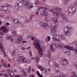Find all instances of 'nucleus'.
I'll return each mask as SVG.
<instances>
[{"mask_svg": "<svg viewBox=\"0 0 77 77\" xmlns=\"http://www.w3.org/2000/svg\"><path fill=\"white\" fill-rule=\"evenodd\" d=\"M30 62H31V60H29L27 61L26 63H30Z\"/></svg>", "mask_w": 77, "mask_h": 77, "instance_id": "79ce46f5", "label": "nucleus"}, {"mask_svg": "<svg viewBox=\"0 0 77 77\" xmlns=\"http://www.w3.org/2000/svg\"><path fill=\"white\" fill-rule=\"evenodd\" d=\"M26 50V48H24L23 47H22L21 50L23 51V50Z\"/></svg>", "mask_w": 77, "mask_h": 77, "instance_id": "37998d69", "label": "nucleus"}, {"mask_svg": "<svg viewBox=\"0 0 77 77\" xmlns=\"http://www.w3.org/2000/svg\"><path fill=\"white\" fill-rule=\"evenodd\" d=\"M15 53H16V51H14L12 52V56H14L15 55Z\"/></svg>", "mask_w": 77, "mask_h": 77, "instance_id": "c85d7f7f", "label": "nucleus"}, {"mask_svg": "<svg viewBox=\"0 0 77 77\" xmlns=\"http://www.w3.org/2000/svg\"><path fill=\"white\" fill-rule=\"evenodd\" d=\"M56 50V44L54 43L50 46V51L52 52H54Z\"/></svg>", "mask_w": 77, "mask_h": 77, "instance_id": "20e7f679", "label": "nucleus"}, {"mask_svg": "<svg viewBox=\"0 0 77 77\" xmlns=\"http://www.w3.org/2000/svg\"><path fill=\"white\" fill-rule=\"evenodd\" d=\"M12 20L13 21H14L15 23L16 24H17L18 25H20V24H21V23L20 22L18 21V20L17 19H15L14 18H12Z\"/></svg>", "mask_w": 77, "mask_h": 77, "instance_id": "9d476101", "label": "nucleus"}, {"mask_svg": "<svg viewBox=\"0 0 77 77\" xmlns=\"http://www.w3.org/2000/svg\"><path fill=\"white\" fill-rule=\"evenodd\" d=\"M10 39L11 41H13L14 40V39H13V38H10Z\"/></svg>", "mask_w": 77, "mask_h": 77, "instance_id": "0e129e2a", "label": "nucleus"}, {"mask_svg": "<svg viewBox=\"0 0 77 77\" xmlns=\"http://www.w3.org/2000/svg\"><path fill=\"white\" fill-rule=\"evenodd\" d=\"M51 23V22H48V24H46V23L42 22L40 23V26H43L44 28H46V29H47L48 28V26H50Z\"/></svg>", "mask_w": 77, "mask_h": 77, "instance_id": "39448f33", "label": "nucleus"}, {"mask_svg": "<svg viewBox=\"0 0 77 77\" xmlns=\"http://www.w3.org/2000/svg\"><path fill=\"white\" fill-rule=\"evenodd\" d=\"M71 11H72L73 14H75V12H76V8L72 5H71L70 7L68 9V12H71Z\"/></svg>", "mask_w": 77, "mask_h": 77, "instance_id": "423d86ee", "label": "nucleus"}, {"mask_svg": "<svg viewBox=\"0 0 77 77\" xmlns=\"http://www.w3.org/2000/svg\"><path fill=\"white\" fill-rule=\"evenodd\" d=\"M40 70H41V71H44V68H42V69H40Z\"/></svg>", "mask_w": 77, "mask_h": 77, "instance_id": "e2e57ef3", "label": "nucleus"}, {"mask_svg": "<svg viewBox=\"0 0 77 77\" xmlns=\"http://www.w3.org/2000/svg\"><path fill=\"white\" fill-rule=\"evenodd\" d=\"M53 14H54V15H56L57 16H58V15H60V13H58L57 12H54L53 13Z\"/></svg>", "mask_w": 77, "mask_h": 77, "instance_id": "cd10ccee", "label": "nucleus"}, {"mask_svg": "<svg viewBox=\"0 0 77 77\" xmlns=\"http://www.w3.org/2000/svg\"><path fill=\"white\" fill-rule=\"evenodd\" d=\"M45 20L46 21H47V22L48 21V19L47 17H46L45 18Z\"/></svg>", "mask_w": 77, "mask_h": 77, "instance_id": "49530a36", "label": "nucleus"}, {"mask_svg": "<svg viewBox=\"0 0 77 77\" xmlns=\"http://www.w3.org/2000/svg\"><path fill=\"white\" fill-rule=\"evenodd\" d=\"M54 36L53 37V39L56 42H59V35L57 34H55Z\"/></svg>", "mask_w": 77, "mask_h": 77, "instance_id": "6e6552de", "label": "nucleus"}, {"mask_svg": "<svg viewBox=\"0 0 77 77\" xmlns=\"http://www.w3.org/2000/svg\"><path fill=\"white\" fill-rule=\"evenodd\" d=\"M42 68V66H39L38 67V69H41Z\"/></svg>", "mask_w": 77, "mask_h": 77, "instance_id": "bf43d9fd", "label": "nucleus"}, {"mask_svg": "<svg viewBox=\"0 0 77 77\" xmlns=\"http://www.w3.org/2000/svg\"><path fill=\"white\" fill-rule=\"evenodd\" d=\"M29 54L30 57H32V51H29Z\"/></svg>", "mask_w": 77, "mask_h": 77, "instance_id": "f704fd0d", "label": "nucleus"}, {"mask_svg": "<svg viewBox=\"0 0 77 77\" xmlns=\"http://www.w3.org/2000/svg\"><path fill=\"white\" fill-rule=\"evenodd\" d=\"M11 31L13 35H17V31H16L13 29H11Z\"/></svg>", "mask_w": 77, "mask_h": 77, "instance_id": "6ab92c4d", "label": "nucleus"}, {"mask_svg": "<svg viewBox=\"0 0 77 77\" xmlns=\"http://www.w3.org/2000/svg\"><path fill=\"white\" fill-rule=\"evenodd\" d=\"M53 21L54 22V23H57L58 22V20L56 18H54Z\"/></svg>", "mask_w": 77, "mask_h": 77, "instance_id": "b1692460", "label": "nucleus"}, {"mask_svg": "<svg viewBox=\"0 0 77 77\" xmlns=\"http://www.w3.org/2000/svg\"><path fill=\"white\" fill-rule=\"evenodd\" d=\"M54 64L55 66H56L57 68H59V64H57V63L54 62Z\"/></svg>", "mask_w": 77, "mask_h": 77, "instance_id": "393cba45", "label": "nucleus"}, {"mask_svg": "<svg viewBox=\"0 0 77 77\" xmlns=\"http://www.w3.org/2000/svg\"><path fill=\"white\" fill-rule=\"evenodd\" d=\"M75 47H76V48H77V42H75Z\"/></svg>", "mask_w": 77, "mask_h": 77, "instance_id": "de8ad7c7", "label": "nucleus"}, {"mask_svg": "<svg viewBox=\"0 0 77 77\" xmlns=\"http://www.w3.org/2000/svg\"><path fill=\"white\" fill-rule=\"evenodd\" d=\"M51 32V33L53 34V35H56V30H54V29H52Z\"/></svg>", "mask_w": 77, "mask_h": 77, "instance_id": "5701e85b", "label": "nucleus"}, {"mask_svg": "<svg viewBox=\"0 0 77 77\" xmlns=\"http://www.w3.org/2000/svg\"><path fill=\"white\" fill-rule=\"evenodd\" d=\"M21 41H22V38L21 37H20L17 39V43H20Z\"/></svg>", "mask_w": 77, "mask_h": 77, "instance_id": "a211bd4d", "label": "nucleus"}, {"mask_svg": "<svg viewBox=\"0 0 77 77\" xmlns=\"http://www.w3.org/2000/svg\"><path fill=\"white\" fill-rule=\"evenodd\" d=\"M22 4L24 5L28 9H30V5L29 2L25 1H23Z\"/></svg>", "mask_w": 77, "mask_h": 77, "instance_id": "1a4fd4ad", "label": "nucleus"}, {"mask_svg": "<svg viewBox=\"0 0 77 77\" xmlns=\"http://www.w3.org/2000/svg\"><path fill=\"white\" fill-rule=\"evenodd\" d=\"M14 71L15 72H17V70H16V69H14Z\"/></svg>", "mask_w": 77, "mask_h": 77, "instance_id": "6e6d98bb", "label": "nucleus"}, {"mask_svg": "<svg viewBox=\"0 0 77 77\" xmlns=\"http://www.w3.org/2000/svg\"><path fill=\"white\" fill-rule=\"evenodd\" d=\"M7 72L8 74H10V73L9 72H12V70L11 69H8Z\"/></svg>", "mask_w": 77, "mask_h": 77, "instance_id": "7c9ffc66", "label": "nucleus"}, {"mask_svg": "<svg viewBox=\"0 0 77 77\" xmlns=\"http://www.w3.org/2000/svg\"><path fill=\"white\" fill-rule=\"evenodd\" d=\"M15 77H20V76H19V75H15Z\"/></svg>", "mask_w": 77, "mask_h": 77, "instance_id": "69168bd1", "label": "nucleus"}, {"mask_svg": "<svg viewBox=\"0 0 77 77\" xmlns=\"http://www.w3.org/2000/svg\"><path fill=\"white\" fill-rule=\"evenodd\" d=\"M6 13V14H9V12H10V11H9V10H5V11Z\"/></svg>", "mask_w": 77, "mask_h": 77, "instance_id": "58836bf2", "label": "nucleus"}, {"mask_svg": "<svg viewBox=\"0 0 77 77\" xmlns=\"http://www.w3.org/2000/svg\"><path fill=\"white\" fill-rule=\"evenodd\" d=\"M74 65H75V66H77V63L76 62L74 63Z\"/></svg>", "mask_w": 77, "mask_h": 77, "instance_id": "5fc2aeb1", "label": "nucleus"}, {"mask_svg": "<svg viewBox=\"0 0 77 77\" xmlns=\"http://www.w3.org/2000/svg\"><path fill=\"white\" fill-rule=\"evenodd\" d=\"M75 5L76 6H77V0L75 2Z\"/></svg>", "mask_w": 77, "mask_h": 77, "instance_id": "13d9d810", "label": "nucleus"}, {"mask_svg": "<svg viewBox=\"0 0 77 77\" xmlns=\"http://www.w3.org/2000/svg\"><path fill=\"white\" fill-rule=\"evenodd\" d=\"M28 70H29V71H30V70H31V67L29 66V67Z\"/></svg>", "mask_w": 77, "mask_h": 77, "instance_id": "3c124183", "label": "nucleus"}, {"mask_svg": "<svg viewBox=\"0 0 77 77\" xmlns=\"http://www.w3.org/2000/svg\"><path fill=\"white\" fill-rule=\"evenodd\" d=\"M1 29L4 33H7L8 32V30L6 29V28L5 27L2 26L1 27Z\"/></svg>", "mask_w": 77, "mask_h": 77, "instance_id": "9b49d317", "label": "nucleus"}, {"mask_svg": "<svg viewBox=\"0 0 77 77\" xmlns=\"http://www.w3.org/2000/svg\"><path fill=\"white\" fill-rule=\"evenodd\" d=\"M3 75V73H0V76H2Z\"/></svg>", "mask_w": 77, "mask_h": 77, "instance_id": "052dcab7", "label": "nucleus"}, {"mask_svg": "<svg viewBox=\"0 0 77 77\" xmlns=\"http://www.w3.org/2000/svg\"><path fill=\"white\" fill-rule=\"evenodd\" d=\"M31 48V47H29L27 48V50H29V49H30Z\"/></svg>", "mask_w": 77, "mask_h": 77, "instance_id": "4d7b16f0", "label": "nucleus"}, {"mask_svg": "<svg viewBox=\"0 0 77 77\" xmlns=\"http://www.w3.org/2000/svg\"><path fill=\"white\" fill-rule=\"evenodd\" d=\"M4 76L5 77H8V74L7 73H5L4 75Z\"/></svg>", "mask_w": 77, "mask_h": 77, "instance_id": "a19ab883", "label": "nucleus"}, {"mask_svg": "<svg viewBox=\"0 0 77 77\" xmlns=\"http://www.w3.org/2000/svg\"><path fill=\"white\" fill-rule=\"evenodd\" d=\"M61 16H62V18L63 19V20H66V21L67 22H69L68 20V19H67V18L66 17H65V16H64L63 14H62L61 15Z\"/></svg>", "mask_w": 77, "mask_h": 77, "instance_id": "2eb2a0df", "label": "nucleus"}, {"mask_svg": "<svg viewBox=\"0 0 77 77\" xmlns=\"http://www.w3.org/2000/svg\"><path fill=\"white\" fill-rule=\"evenodd\" d=\"M35 60H36V61H37V63H38V60H39V58L38 57H36V59H35Z\"/></svg>", "mask_w": 77, "mask_h": 77, "instance_id": "c9c22d12", "label": "nucleus"}, {"mask_svg": "<svg viewBox=\"0 0 77 77\" xmlns=\"http://www.w3.org/2000/svg\"><path fill=\"white\" fill-rule=\"evenodd\" d=\"M48 41H49L50 40V36H49L48 37Z\"/></svg>", "mask_w": 77, "mask_h": 77, "instance_id": "603ef678", "label": "nucleus"}, {"mask_svg": "<svg viewBox=\"0 0 77 77\" xmlns=\"http://www.w3.org/2000/svg\"><path fill=\"white\" fill-rule=\"evenodd\" d=\"M11 37L8 36L7 37V39H11Z\"/></svg>", "mask_w": 77, "mask_h": 77, "instance_id": "09e8293b", "label": "nucleus"}, {"mask_svg": "<svg viewBox=\"0 0 77 77\" xmlns=\"http://www.w3.org/2000/svg\"><path fill=\"white\" fill-rule=\"evenodd\" d=\"M32 18H33V16L31 17L29 19H26V23H27L31 22V21H32Z\"/></svg>", "mask_w": 77, "mask_h": 77, "instance_id": "ddd939ff", "label": "nucleus"}, {"mask_svg": "<svg viewBox=\"0 0 77 77\" xmlns=\"http://www.w3.org/2000/svg\"><path fill=\"white\" fill-rule=\"evenodd\" d=\"M3 66L5 67H7V66H6V63H3Z\"/></svg>", "mask_w": 77, "mask_h": 77, "instance_id": "a18cd8bd", "label": "nucleus"}, {"mask_svg": "<svg viewBox=\"0 0 77 77\" xmlns=\"http://www.w3.org/2000/svg\"><path fill=\"white\" fill-rule=\"evenodd\" d=\"M72 72L73 74H74V75L73 76V77H77V76L75 75V72Z\"/></svg>", "mask_w": 77, "mask_h": 77, "instance_id": "4c0bfd02", "label": "nucleus"}, {"mask_svg": "<svg viewBox=\"0 0 77 77\" xmlns=\"http://www.w3.org/2000/svg\"><path fill=\"white\" fill-rule=\"evenodd\" d=\"M18 57L20 60L19 59H17L16 60V61L18 63H20L21 62V61L23 62V63H26L27 61V60L26 59L25 57H23V56L21 55H18Z\"/></svg>", "mask_w": 77, "mask_h": 77, "instance_id": "7ed1b4c3", "label": "nucleus"}, {"mask_svg": "<svg viewBox=\"0 0 77 77\" xmlns=\"http://www.w3.org/2000/svg\"><path fill=\"white\" fill-rule=\"evenodd\" d=\"M64 47V48H67V49H68V50H73V48L72 47H71L69 46H66Z\"/></svg>", "mask_w": 77, "mask_h": 77, "instance_id": "4468645a", "label": "nucleus"}, {"mask_svg": "<svg viewBox=\"0 0 77 77\" xmlns=\"http://www.w3.org/2000/svg\"><path fill=\"white\" fill-rule=\"evenodd\" d=\"M57 27L56 26H54L52 28V30H57Z\"/></svg>", "mask_w": 77, "mask_h": 77, "instance_id": "c756f323", "label": "nucleus"}, {"mask_svg": "<svg viewBox=\"0 0 77 77\" xmlns=\"http://www.w3.org/2000/svg\"><path fill=\"white\" fill-rule=\"evenodd\" d=\"M22 43H27V41H23V42Z\"/></svg>", "mask_w": 77, "mask_h": 77, "instance_id": "680f3d73", "label": "nucleus"}, {"mask_svg": "<svg viewBox=\"0 0 77 77\" xmlns=\"http://www.w3.org/2000/svg\"><path fill=\"white\" fill-rule=\"evenodd\" d=\"M6 6L7 7H12V6L8 4H7Z\"/></svg>", "mask_w": 77, "mask_h": 77, "instance_id": "c03bdc74", "label": "nucleus"}, {"mask_svg": "<svg viewBox=\"0 0 77 77\" xmlns=\"http://www.w3.org/2000/svg\"><path fill=\"white\" fill-rule=\"evenodd\" d=\"M0 48H1L2 51V50H4L1 43H0Z\"/></svg>", "mask_w": 77, "mask_h": 77, "instance_id": "473e14b6", "label": "nucleus"}, {"mask_svg": "<svg viewBox=\"0 0 77 77\" xmlns=\"http://www.w3.org/2000/svg\"><path fill=\"white\" fill-rule=\"evenodd\" d=\"M35 5H39V2L38 1H36L35 2Z\"/></svg>", "mask_w": 77, "mask_h": 77, "instance_id": "e433bc0d", "label": "nucleus"}, {"mask_svg": "<svg viewBox=\"0 0 77 77\" xmlns=\"http://www.w3.org/2000/svg\"><path fill=\"white\" fill-rule=\"evenodd\" d=\"M6 25H7V26L9 25V23L8 22H7V23H6Z\"/></svg>", "mask_w": 77, "mask_h": 77, "instance_id": "864d4df0", "label": "nucleus"}, {"mask_svg": "<svg viewBox=\"0 0 77 77\" xmlns=\"http://www.w3.org/2000/svg\"><path fill=\"white\" fill-rule=\"evenodd\" d=\"M32 40H34L35 42L34 43L35 48H36L37 50H38L39 54L40 55H42L43 54V52L42 48H41L40 46V44H39V41L38 40H37L36 38H34V37H32L31 38Z\"/></svg>", "mask_w": 77, "mask_h": 77, "instance_id": "f257e3e1", "label": "nucleus"}, {"mask_svg": "<svg viewBox=\"0 0 77 77\" xmlns=\"http://www.w3.org/2000/svg\"><path fill=\"white\" fill-rule=\"evenodd\" d=\"M37 74L38 75H39V77H43V76L40 74V73H39V71H37Z\"/></svg>", "mask_w": 77, "mask_h": 77, "instance_id": "bb28decb", "label": "nucleus"}, {"mask_svg": "<svg viewBox=\"0 0 77 77\" xmlns=\"http://www.w3.org/2000/svg\"><path fill=\"white\" fill-rule=\"evenodd\" d=\"M7 8V7L5 6H0V9H2V10H6V9Z\"/></svg>", "mask_w": 77, "mask_h": 77, "instance_id": "dca6fc26", "label": "nucleus"}, {"mask_svg": "<svg viewBox=\"0 0 77 77\" xmlns=\"http://www.w3.org/2000/svg\"><path fill=\"white\" fill-rule=\"evenodd\" d=\"M2 51L4 53V55L5 57H7V56L6 55V54L5 53V52L4 51V50H2Z\"/></svg>", "mask_w": 77, "mask_h": 77, "instance_id": "2f4dec72", "label": "nucleus"}, {"mask_svg": "<svg viewBox=\"0 0 77 77\" xmlns=\"http://www.w3.org/2000/svg\"><path fill=\"white\" fill-rule=\"evenodd\" d=\"M2 21H0V25H2Z\"/></svg>", "mask_w": 77, "mask_h": 77, "instance_id": "338daca9", "label": "nucleus"}, {"mask_svg": "<svg viewBox=\"0 0 77 77\" xmlns=\"http://www.w3.org/2000/svg\"><path fill=\"white\" fill-rule=\"evenodd\" d=\"M40 14L43 17L44 16H48V13L46 11V10H42L40 12Z\"/></svg>", "mask_w": 77, "mask_h": 77, "instance_id": "0eeeda50", "label": "nucleus"}, {"mask_svg": "<svg viewBox=\"0 0 77 77\" xmlns=\"http://www.w3.org/2000/svg\"><path fill=\"white\" fill-rule=\"evenodd\" d=\"M18 6H19V3L18 2L16 3V6L14 7L15 9H18Z\"/></svg>", "mask_w": 77, "mask_h": 77, "instance_id": "aec40b11", "label": "nucleus"}, {"mask_svg": "<svg viewBox=\"0 0 77 77\" xmlns=\"http://www.w3.org/2000/svg\"><path fill=\"white\" fill-rule=\"evenodd\" d=\"M32 37V35H29L28 36H27V38H30Z\"/></svg>", "mask_w": 77, "mask_h": 77, "instance_id": "8fccbe9b", "label": "nucleus"}, {"mask_svg": "<svg viewBox=\"0 0 77 77\" xmlns=\"http://www.w3.org/2000/svg\"><path fill=\"white\" fill-rule=\"evenodd\" d=\"M55 9L56 11H58V12H60L62 10L61 8H55Z\"/></svg>", "mask_w": 77, "mask_h": 77, "instance_id": "412c9836", "label": "nucleus"}, {"mask_svg": "<svg viewBox=\"0 0 77 77\" xmlns=\"http://www.w3.org/2000/svg\"><path fill=\"white\" fill-rule=\"evenodd\" d=\"M57 45L58 47H59L60 48H62V45H60V44H58Z\"/></svg>", "mask_w": 77, "mask_h": 77, "instance_id": "ea45409f", "label": "nucleus"}, {"mask_svg": "<svg viewBox=\"0 0 77 77\" xmlns=\"http://www.w3.org/2000/svg\"><path fill=\"white\" fill-rule=\"evenodd\" d=\"M9 75L11 77H14V73L12 72L9 74Z\"/></svg>", "mask_w": 77, "mask_h": 77, "instance_id": "a878e982", "label": "nucleus"}, {"mask_svg": "<svg viewBox=\"0 0 77 77\" xmlns=\"http://www.w3.org/2000/svg\"><path fill=\"white\" fill-rule=\"evenodd\" d=\"M8 67H10V64H8Z\"/></svg>", "mask_w": 77, "mask_h": 77, "instance_id": "774afa93", "label": "nucleus"}, {"mask_svg": "<svg viewBox=\"0 0 77 77\" xmlns=\"http://www.w3.org/2000/svg\"><path fill=\"white\" fill-rule=\"evenodd\" d=\"M69 15L70 17H71L74 14H73L72 13H71V12L69 13Z\"/></svg>", "mask_w": 77, "mask_h": 77, "instance_id": "72a5a7b5", "label": "nucleus"}, {"mask_svg": "<svg viewBox=\"0 0 77 77\" xmlns=\"http://www.w3.org/2000/svg\"><path fill=\"white\" fill-rule=\"evenodd\" d=\"M62 63H63V65H66L68 64V60L66 59H64L63 61L62 62Z\"/></svg>", "mask_w": 77, "mask_h": 77, "instance_id": "f8f14e48", "label": "nucleus"}, {"mask_svg": "<svg viewBox=\"0 0 77 77\" xmlns=\"http://www.w3.org/2000/svg\"><path fill=\"white\" fill-rule=\"evenodd\" d=\"M72 30V28L71 27L67 28L65 27L64 29V31L65 32V34L68 36H69L72 34L71 30Z\"/></svg>", "mask_w": 77, "mask_h": 77, "instance_id": "f03ea898", "label": "nucleus"}, {"mask_svg": "<svg viewBox=\"0 0 77 77\" xmlns=\"http://www.w3.org/2000/svg\"><path fill=\"white\" fill-rule=\"evenodd\" d=\"M21 71L22 72H23V74H25V75L26 76H27V73H26V72H25L24 69H21Z\"/></svg>", "mask_w": 77, "mask_h": 77, "instance_id": "4be33fe9", "label": "nucleus"}, {"mask_svg": "<svg viewBox=\"0 0 77 77\" xmlns=\"http://www.w3.org/2000/svg\"><path fill=\"white\" fill-rule=\"evenodd\" d=\"M63 2L64 5H68L69 2V0H63Z\"/></svg>", "mask_w": 77, "mask_h": 77, "instance_id": "f3484780", "label": "nucleus"}]
</instances>
